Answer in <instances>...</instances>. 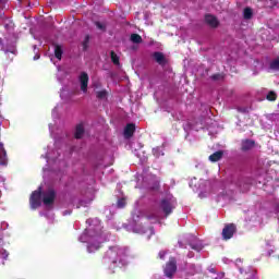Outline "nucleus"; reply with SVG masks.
I'll use <instances>...</instances> for the list:
<instances>
[{
    "mask_svg": "<svg viewBox=\"0 0 279 279\" xmlns=\"http://www.w3.org/2000/svg\"><path fill=\"white\" fill-rule=\"evenodd\" d=\"M126 250L121 246H110L109 250L105 254V258L112 263L113 265L117 263H123V258H125Z\"/></svg>",
    "mask_w": 279,
    "mask_h": 279,
    "instance_id": "1",
    "label": "nucleus"
},
{
    "mask_svg": "<svg viewBox=\"0 0 279 279\" xmlns=\"http://www.w3.org/2000/svg\"><path fill=\"white\" fill-rule=\"evenodd\" d=\"M178 271V259L175 257H169V260L167 262L165 268H163V274L166 278H173Z\"/></svg>",
    "mask_w": 279,
    "mask_h": 279,
    "instance_id": "2",
    "label": "nucleus"
},
{
    "mask_svg": "<svg viewBox=\"0 0 279 279\" xmlns=\"http://www.w3.org/2000/svg\"><path fill=\"white\" fill-rule=\"evenodd\" d=\"M41 197H43V187L39 186L38 190L34 191L29 197L31 208L33 210H36V208H40L43 204Z\"/></svg>",
    "mask_w": 279,
    "mask_h": 279,
    "instance_id": "3",
    "label": "nucleus"
},
{
    "mask_svg": "<svg viewBox=\"0 0 279 279\" xmlns=\"http://www.w3.org/2000/svg\"><path fill=\"white\" fill-rule=\"evenodd\" d=\"M159 208H160V210H162L165 217H169V215H171V213H173V208H175V207L173 206V204L171 203L170 199L163 198L159 203Z\"/></svg>",
    "mask_w": 279,
    "mask_h": 279,
    "instance_id": "4",
    "label": "nucleus"
},
{
    "mask_svg": "<svg viewBox=\"0 0 279 279\" xmlns=\"http://www.w3.org/2000/svg\"><path fill=\"white\" fill-rule=\"evenodd\" d=\"M234 232H236V226L234 223L226 225L222 229L223 241H230L234 236Z\"/></svg>",
    "mask_w": 279,
    "mask_h": 279,
    "instance_id": "5",
    "label": "nucleus"
},
{
    "mask_svg": "<svg viewBox=\"0 0 279 279\" xmlns=\"http://www.w3.org/2000/svg\"><path fill=\"white\" fill-rule=\"evenodd\" d=\"M43 202L45 206H51V204L56 202V191L53 189H49L48 191L44 192Z\"/></svg>",
    "mask_w": 279,
    "mask_h": 279,
    "instance_id": "6",
    "label": "nucleus"
},
{
    "mask_svg": "<svg viewBox=\"0 0 279 279\" xmlns=\"http://www.w3.org/2000/svg\"><path fill=\"white\" fill-rule=\"evenodd\" d=\"M88 73L86 72H82L80 77H78V81H80V84H81V90L83 93H88Z\"/></svg>",
    "mask_w": 279,
    "mask_h": 279,
    "instance_id": "7",
    "label": "nucleus"
},
{
    "mask_svg": "<svg viewBox=\"0 0 279 279\" xmlns=\"http://www.w3.org/2000/svg\"><path fill=\"white\" fill-rule=\"evenodd\" d=\"M153 58L155 60V62H157V64H159V66H167V58L165 57V53L160 52V51H156L153 53Z\"/></svg>",
    "mask_w": 279,
    "mask_h": 279,
    "instance_id": "8",
    "label": "nucleus"
},
{
    "mask_svg": "<svg viewBox=\"0 0 279 279\" xmlns=\"http://www.w3.org/2000/svg\"><path fill=\"white\" fill-rule=\"evenodd\" d=\"M256 147V142L254 140H242L241 142V151H250Z\"/></svg>",
    "mask_w": 279,
    "mask_h": 279,
    "instance_id": "9",
    "label": "nucleus"
},
{
    "mask_svg": "<svg viewBox=\"0 0 279 279\" xmlns=\"http://www.w3.org/2000/svg\"><path fill=\"white\" fill-rule=\"evenodd\" d=\"M135 132H136V124L134 123L126 124V126L124 128L125 138H132Z\"/></svg>",
    "mask_w": 279,
    "mask_h": 279,
    "instance_id": "10",
    "label": "nucleus"
},
{
    "mask_svg": "<svg viewBox=\"0 0 279 279\" xmlns=\"http://www.w3.org/2000/svg\"><path fill=\"white\" fill-rule=\"evenodd\" d=\"M205 22L207 23V25H209L210 27H219V21L217 20L216 16L207 14L205 16Z\"/></svg>",
    "mask_w": 279,
    "mask_h": 279,
    "instance_id": "11",
    "label": "nucleus"
},
{
    "mask_svg": "<svg viewBox=\"0 0 279 279\" xmlns=\"http://www.w3.org/2000/svg\"><path fill=\"white\" fill-rule=\"evenodd\" d=\"M146 219L148 221H158L160 219V211L153 209L148 214H146Z\"/></svg>",
    "mask_w": 279,
    "mask_h": 279,
    "instance_id": "12",
    "label": "nucleus"
},
{
    "mask_svg": "<svg viewBox=\"0 0 279 279\" xmlns=\"http://www.w3.org/2000/svg\"><path fill=\"white\" fill-rule=\"evenodd\" d=\"M189 245H190L191 250H194V252H202V250H204V244L199 240L190 242Z\"/></svg>",
    "mask_w": 279,
    "mask_h": 279,
    "instance_id": "13",
    "label": "nucleus"
},
{
    "mask_svg": "<svg viewBox=\"0 0 279 279\" xmlns=\"http://www.w3.org/2000/svg\"><path fill=\"white\" fill-rule=\"evenodd\" d=\"M223 158V150H217L209 156L210 162H219Z\"/></svg>",
    "mask_w": 279,
    "mask_h": 279,
    "instance_id": "14",
    "label": "nucleus"
},
{
    "mask_svg": "<svg viewBox=\"0 0 279 279\" xmlns=\"http://www.w3.org/2000/svg\"><path fill=\"white\" fill-rule=\"evenodd\" d=\"M252 16H254V11L252 10V8L246 7L243 10V19L245 21H250L252 19Z\"/></svg>",
    "mask_w": 279,
    "mask_h": 279,
    "instance_id": "15",
    "label": "nucleus"
},
{
    "mask_svg": "<svg viewBox=\"0 0 279 279\" xmlns=\"http://www.w3.org/2000/svg\"><path fill=\"white\" fill-rule=\"evenodd\" d=\"M84 136V125L78 124L76 125L75 133H74V138H82Z\"/></svg>",
    "mask_w": 279,
    "mask_h": 279,
    "instance_id": "16",
    "label": "nucleus"
},
{
    "mask_svg": "<svg viewBox=\"0 0 279 279\" xmlns=\"http://www.w3.org/2000/svg\"><path fill=\"white\" fill-rule=\"evenodd\" d=\"M130 40L135 45H141L143 43V37L136 33L131 34Z\"/></svg>",
    "mask_w": 279,
    "mask_h": 279,
    "instance_id": "17",
    "label": "nucleus"
},
{
    "mask_svg": "<svg viewBox=\"0 0 279 279\" xmlns=\"http://www.w3.org/2000/svg\"><path fill=\"white\" fill-rule=\"evenodd\" d=\"M62 53H64V51L62 50V46L54 45V57L57 58V60H62Z\"/></svg>",
    "mask_w": 279,
    "mask_h": 279,
    "instance_id": "18",
    "label": "nucleus"
},
{
    "mask_svg": "<svg viewBox=\"0 0 279 279\" xmlns=\"http://www.w3.org/2000/svg\"><path fill=\"white\" fill-rule=\"evenodd\" d=\"M111 62L116 64V66H119L121 64L119 56L114 53V50L110 51Z\"/></svg>",
    "mask_w": 279,
    "mask_h": 279,
    "instance_id": "19",
    "label": "nucleus"
},
{
    "mask_svg": "<svg viewBox=\"0 0 279 279\" xmlns=\"http://www.w3.org/2000/svg\"><path fill=\"white\" fill-rule=\"evenodd\" d=\"M269 69H271V71H279V57L270 62Z\"/></svg>",
    "mask_w": 279,
    "mask_h": 279,
    "instance_id": "20",
    "label": "nucleus"
},
{
    "mask_svg": "<svg viewBox=\"0 0 279 279\" xmlns=\"http://www.w3.org/2000/svg\"><path fill=\"white\" fill-rule=\"evenodd\" d=\"M266 99L268 101H276V99H278V94H276V92L274 90H270L267 96H266Z\"/></svg>",
    "mask_w": 279,
    "mask_h": 279,
    "instance_id": "21",
    "label": "nucleus"
},
{
    "mask_svg": "<svg viewBox=\"0 0 279 279\" xmlns=\"http://www.w3.org/2000/svg\"><path fill=\"white\" fill-rule=\"evenodd\" d=\"M96 97L97 99H106V97H108V92H106V89L97 92Z\"/></svg>",
    "mask_w": 279,
    "mask_h": 279,
    "instance_id": "22",
    "label": "nucleus"
},
{
    "mask_svg": "<svg viewBox=\"0 0 279 279\" xmlns=\"http://www.w3.org/2000/svg\"><path fill=\"white\" fill-rule=\"evenodd\" d=\"M88 43H90V36L86 35L83 40V51H86V49H88Z\"/></svg>",
    "mask_w": 279,
    "mask_h": 279,
    "instance_id": "23",
    "label": "nucleus"
},
{
    "mask_svg": "<svg viewBox=\"0 0 279 279\" xmlns=\"http://www.w3.org/2000/svg\"><path fill=\"white\" fill-rule=\"evenodd\" d=\"M126 205H128V203L125 202V198H119L117 202L118 208H125Z\"/></svg>",
    "mask_w": 279,
    "mask_h": 279,
    "instance_id": "24",
    "label": "nucleus"
},
{
    "mask_svg": "<svg viewBox=\"0 0 279 279\" xmlns=\"http://www.w3.org/2000/svg\"><path fill=\"white\" fill-rule=\"evenodd\" d=\"M223 77H225V75L221 73H216V74L211 75V80L214 82H219V80H223Z\"/></svg>",
    "mask_w": 279,
    "mask_h": 279,
    "instance_id": "25",
    "label": "nucleus"
},
{
    "mask_svg": "<svg viewBox=\"0 0 279 279\" xmlns=\"http://www.w3.org/2000/svg\"><path fill=\"white\" fill-rule=\"evenodd\" d=\"M245 279H258L256 270H250L248 276Z\"/></svg>",
    "mask_w": 279,
    "mask_h": 279,
    "instance_id": "26",
    "label": "nucleus"
},
{
    "mask_svg": "<svg viewBox=\"0 0 279 279\" xmlns=\"http://www.w3.org/2000/svg\"><path fill=\"white\" fill-rule=\"evenodd\" d=\"M99 247H101V244H97V245H95V244H89V245L87 246V250H88V252H95V250H99Z\"/></svg>",
    "mask_w": 279,
    "mask_h": 279,
    "instance_id": "27",
    "label": "nucleus"
},
{
    "mask_svg": "<svg viewBox=\"0 0 279 279\" xmlns=\"http://www.w3.org/2000/svg\"><path fill=\"white\" fill-rule=\"evenodd\" d=\"M95 25L97 29H100L101 32H106V26L101 22H95Z\"/></svg>",
    "mask_w": 279,
    "mask_h": 279,
    "instance_id": "28",
    "label": "nucleus"
},
{
    "mask_svg": "<svg viewBox=\"0 0 279 279\" xmlns=\"http://www.w3.org/2000/svg\"><path fill=\"white\" fill-rule=\"evenodd\" d=\"M165 256H167V252L160 251V252L158 253V258H160V260H165Z\"/></svg>",
    "mask_w": 279,
    "mask_h": 279,
    "instance_id": "29",
    "label": "nucleus"
},
{
    "mask_svg": "<svg viewBox=\"0 0 279 279\" xmlns=\"http://www.w3.org/2000/svg\"><path fill=\"white\" fill-rule=\"evenodd\" d=\"M187 258H195V253H193V252H189L187 253Z\"/></svg>",
    "mask_w": 279,
    "mask_h": 279,
    "instance_id": "30",
    "label": "nucleus"
},
{
    "mask_svg": "<svg viewBox=\"0 0 279 279\" xmlns=\"http://www.w3.org/2000/svg\"><path fill=\"white\" fill-rule=\"evenodd\" d=\"M63 215H71V211H64Z\"/></svg>",
    "mask_w": 279,
    "mask_h": 279,
    "instance_id": "31",
    "label": "nucleus"
},
{
    "mask_svg": "<svg viewBox=\"0 0 279 279\" xmlns=\"http://www.w3.org/2000/svg\"><path fill=\"white\" fill-rule=\"evenodd\" d=\"M38 58H40V56H35V57H34V60H38Z\"/></svg>",
    "mask_w": 279,
    "mask_h": 279,
    "instance_id": "32",
    "label": "nucleus"
}]
</instances>
